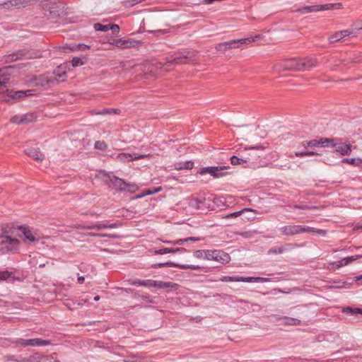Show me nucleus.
Masks as SVG:
<instances>
[{"label": "nucleus", "instance_id": "ea45409f", "mask_svg": "<svg viewBox=\"0 0 362 362\" xmlns=\"http://www.w3.org/2000/svg\"><path fill=\"white\" fill-rule=\"evenodd\" d=\"M358 258V255L356 256H350L345 258H343L340 261V266H346L349 264V263L354 262V260L357 259Z\"/></svg>", "mask_w": 362, "mask_h": 362}, {"label": "nucleus", "instance_id": "473e14b6", "mask_svg": "<svg viewBox=\"0 0 362 362\" xmlns=\"http://www.w3.org/2000/svg\"><path fill=\"white\" fill-rule=\"evenodd\" d=\"M297 13H308L311 12H317V8H315V5L313 6H305L302 8H299L295 11Z\"/></svg>", "mask_w": 362, "mask_h": 362}, {"label": "nucleus", "instance_id": "052dcab7", "mask_svg": "<svg viewBox=\"0 0 362 362\" xmlns=\"http://www.w3.org/2000/svg\"><path fill=\"white\" fill-rule=\"evenodd\" d=\"M11 8H13V6L11 0H7V1L0 4V8L10 9Z\"/></svg>", "mask_w": 362, "mask_h": 362}, {"label": "nucleus", "instance_id": "f3484780", "mask_svg": "<svg viewBox=\"0 0 362 362\" xmlns=\"http://www.w3.org/2000/svg\"><path fill=\"white\" fill-rule=\"evenodd\" d=\"M24 152L35 160H42L45 158L44 154L41 153L38 147L28 146L25 148Z\"/></svg>", "mask_w": 362, "mask_h": 362}, {"label": "nucleus", "instance_id": "72a5a7b5", "mask_svg": "<svg viewBox=\"0 0 362 362\" xmlns=\"http://www.w3.org/2000/svg\"><path fill=\"white\" fill-rule=\"evenodd\" d=\"M25 53L23 51H19L17 53H13L7 57L6 62H14L19 59H21Z\"/></svg>", "mask_w": 362, "mask_h": 362}, {"label": "nucleus", "instance_id": "f8f14e48", "mask_svg": "<svg viewBox=\"0 0 362 362\" xmlns=\"http://www.w3.org/2000/svg\"><path fill=\"white\" fill-rule=\"evenodd\" d=\"M1 243L2 244H8L10 246H6L3 249H6V251H17L18 250L20 242L16 238H12L10 235H1Z\"/></svg>", "mask_w": 362, "mask_h": 362}, {"label": "nucleus", "instance_id": "774afa93", "mask_svg": "<svg viewBox=\"0 0 362 362\" xmlns=\"http://www.w3.org/2000/svg\"><path fill=\"white\" fill-rule=\"evenodd\" d=\"M340 33H341L342 38L354 34V31L351 30H344L340 31Z\"/></svg>", "mask_w": 362, "mask_h": 362}, {"label": "nucleus", "instance_id": "cd10ccee", "mask_svg": "<svg viewBox=\"0 0 362 362\" xmlns=\"http://www.w3.org/2000/svg\"><path fill=\"white\" fill-rule=\"evenodd\" d=\"M178 285L175 283L173 282H165V281H156V287L157 288H177Z\"/></svg>", "mask_w": 362, "mask_h": 362}, {"label": "nucleus", "instance_id": "69168bd1", "mask_svg": "<svg viewBox=\"0 0 362 362\" xmlns=\"http://www.w3.org/2000/svg\"><path fill=\"white\" fill-rule=\"evenodd\" d=\"M156 281L155 280L148 279L144 280V286L145 287H156Z\"/></svg>", "mask_w": 362, "mask_h": 362}, {"label": "nucleus", "instance_id": "09e8293b", "mask_svg": "<svg viewBox=\"0 0 362 362\" xmlns=\"http://www.w3.org/2000/svg\"><path fill=\"white\" fill-rule=\"evenodd\" d=\"M129 284L132 286H144V280L141 279H129L128 281Z\"/></svg>", "mask_w": 362, "mask_h": 362}, {"label": "nucleus", "instance_id": "603ef678", "mask_svg": "<svg viewBox=\"0 0 362 362\" xmlns=\"http://www.w3.org/2000/svg\"><path fill=\"white\" fill-rule=\"evenodd\" d=\"M57 8L58 6L56 4L54 5V7L49 8V14L52 18H56L59 16V11Z\"/></svg>", "mask_w": 362, "mask_h": 362}, {"label": "nucleus", "instance_id": "680f3d73", "mask_svg": "<svg viewBox=\"0 0 362 362\" xmlns=\"http://www.w3.org/2000/svg\"><path fill=\"white\" fill-rule=\"evenodd\" d=\"M21 119V115H14L11 118L10 121H11V122H12L13 124H22Z\"/></svg>", "mask_w": 362, "mask_h": 362}, {"label": "nucleus", "instance_id": "39448f33", "mask_svg": "<svg viewBox=\"0 0 362 362\" xmlns=\"http://www.w3.org/2000/svg\"><path fill=\"white\" fill-rule=\"evenodd\" d=\"M204 259L214 260L222 264L228 263L230 261V256L227 252L220 250H206Z\"/></svg>", "mask_w": 362, "mask_h": 362}, {"label": "nucleus", "instance_id": "bf43d9fd", "mask_svg": "<svg viewBox=\"0 0 362 362\" xmlns=\"http://www.w3.org/2000/svg\"><path fill=\"white\" fill-rule=\"evenodd\" d=\"M220 280L221 281H238V276H222Z\"/></svg>", "mask_w": 362, "mask_h": 362}, {"label": "nucleus", "instance_id": "9b49d317", "mask_svg": "<svg viewBox=\"0 0 362 362\" xmlns=\"http://www.w3.org/2000/svg\"><path fill=\"white\" fill-rule=\"evenodd\" d=\"M279 66L284 71H300V59L297 58L285 60Z\"/></svg>", "mask_w": 362, "mask_h": 362}, {"label": "nucleus", "instance_id": "58836bf2", "mask_svg": "<svg viewBox=\"0 0 362 362\" xmlns=\"http://www.w3.org/2000/svg\"><path fill=\"white\" fill-rule=\"evenodd\" d=\"M344 163H348L353 165H359L361 163V159L360 158H343L341 160Z\"/></svg>", "mask_w": 362, "mask_h": 362}, {"label": "nucleus", "instance_id": "6ab92c4d", "mask_svg": "<svg viewBox=\"0 0 362 362\" xmlns=\"http://www.w3.org/2000/svg\"><path fill=\"white\" fill-rule=\"evenodd\" d=\"M53 74L55 75L54 79L51 78L46 79V83L47 84L53 83L54 81H57V83L60 81H64L67 76L66 72L63 71L61 66H58L55 70H54Z\"/></svg>", "mask_w": 362, "mask_h": 362}, {"label": "nucleus", "instance_id": "8fccbe9b", "mask_svg": "<svg viewBox=\"0 0 362 362\" xmlns=\"http://www.w3.org/2000/svg\"><path fill=\"white\" fill-rule=\"evenodd\" d=\"M206 250H197L194 251L193 255L196 258L200 259L204 258V256H206Z\"/></svg>", "mask_w": 362, "mask_h": 362}, {"label": "nucleus", "instance_id": "c85d7f7f", "mask_svg": "<svg viewBox=\"0 0 362 362\" xmlns=\"http://www.w3.org/2000/svg\"><path fill=\"white\" fill-rule=\"evenodd\" d=\"M161 190H162L161 187H153L152 189H145L140 194L136 195V199L142 198L146 195H150V194H153L158 193V192H160Z\"/></svg>", "mask_w": 362, "mask_h": 362}, {"label": "nucleus", "instance_id": "e2e57ef3", "mask_svg": "<svg viewBox=\"0 0 362 362\" xmlns=\"http://www.w3.org/2000/svg\"><path fill=\"white\" fill-rule=\"evenodd\" d=\"M267 146H268V144L266 143V144H262V145H257V146H250V147L246 148L247 149L263 150V149L267 148Z\"/></svg>", "mask_w": 362, "mask_h": 362}, {"label": "nucleus", "instance_id": "a211bd4d", "mask_svg": "<svg viewBox=\"0 0 362 362\" xmlns=\"http://www.w3.org/2000/svg\"><path fill=\"white\" fill-rule=\"evenodd\" d=\"M300 71L310 70L317 65V60L313 57L300 59Z\"/></svg>", "mask_w": 362, "mask_h": 362}, {"label": "nucleus", "instance_id": "37998d69", "mask_svg": "<svg viewBox=\"0 0 362 362\" xmlns=\"http://www.w3.org/2000/svg\"><path fill=\"white\" fill-rule=\"evenodd\" d=\"M93 28L96 31L107 32L109 30V24L103 25L100 23H96L93 25Z\"/></svg>", "mask_w": 362, "mask_h": 362}, {"label": "nucleus", "instance_id": "c03bdc74", "mask_svg": "<svg viewBox=\"0 0 362 362\" xmlns=\"http://www.w3.org/2000/svg\"><path fill=\"white\" fill-rule=\"evenodd\" d=\"M302 146L304 148H307V147L313 148V147L319 146V142H318V140H317V139H313L309 141H303Z\"/></svg>", "mask_w": 362, "mask_h": 362}, {"label": "nucleus", "instance_id": "bb28decb", "mask_svg": "<svg viewBox=\"0 0 362 362\" xmlns=\"http://www.w3.org/2000/svg\"><path fill=\"white\" fill-rule=\"evenodd\" d=\"M10 74L8 73L7 68L0 69V87L5 86L9 82Z\"/></svg>", "mask_w": 362, "mask_h": 362}, {"label": "nucleus", "instance_id": "49530a36", "mask_svg": "<svg viewBox=\"0 0 362 362\" xmlns=\"http://www.w3.org/2000/svg\"><path fill=\"white\" fill-rule=\"evenodd\" d=\"M85 61H83L80 57H74L71 60V64L74 67L82 66L85 64Z\"/></svg>", "mask_w": 362, "mask_h": 362}, {"label": "nucleus", "instance_id": "ddd939ff", "mask_svg": "<svg viewBox=\"0 0 362 362\" xmlns=\"http://www.w3.org/2000/svg\"><path fill=\"white\" fill-rule=\"evenodd\" d=\"M339 141L336 143L335 152L339 153L341 156H348L351 153V145L349 143L343 142L341 138H338Z\"/></svg>", "mask_w": 362, "mask_h": 362}, {"label": "nucleus", "instance_id": "393cba45", "mask_svg": "<svg viewBox=\"0 0 362 362\" xmlns=\"http://www.w3.org/2000/svg\"><path fill=\"white\" fill-rule=\"evenodd\" d=\"M315 8H317V11H325V10H332V9H340L342 8L341 3H334V4H326L323 5H315Z\"/></svg>", "mask_w": 362, "mask_h": 362}, {"label": "nucleus", "instance_id": "e433bc0d", "mask_svg": "<svg viewBox=\"0 0 362 362\" xmlns=\"http://www.w3.org/2000/svg\"><path fill=\"white\" fill-rule=\"evenodd\" d=\"M120 113L119 109H114V108H103L101 111L96 112V114L98 115H107V114H116L118 115Z\"/></svg>", "mask_w": 362, "mask_h": 362}, {"label": "nucleus", "instance_id": "9d476101", "mask_svg": "<svg viewBox=\"0 0 362 362\" xmlns=\"http://www.w3.org/2000/svg\"><path fill=\"white\" fill-rule=\"evenodd\" d=\"M163 267H176L181 269L201 270V267L193 264H181L173 262H167L164 263H157L152 265L153 268H161Z\"/></svg>", "mask_w": 362, "mask_h": 362}, {"label": "nucleus", "instance_id": "f03ea898", "mask_svg": "<svg viewBox=\"0 0 362 362\" xmlns=\"http://www.w3.org/2000/svg\"><path fill=\"white\" fill-rule=\"evenodd\" d=\"M98 177L109 187L122 192L125 189L126 182L115 176L112 172L101 170Z\"/></svg>", "mask_w": 362, "mask_h": 362}, {"label": "nucleus", "instance_id": "6e6552de", "mask_svg": "<svg viewBox=\"0 0 362 362\" xmlns=\"http://www.w3.org/2000/svg\"><path fill=\"white\" fill-rule=\"evenodd\" d=\"M228 168L229 167L225 165L204 167L200 168L197 173H199L200 175H205L206 173H209L214 178H218L228 174L227 172H223V170Z\"/></svg>", "mask_w": 362, "mask_h": 362}, {"label": "nucleus", "instance_id": "a878e982", "mask_svg": "<svg viewBox=\"0 0 362 362\" xmlns=\"http://www.w3.org/2000/svg\"><path fill=\"white\" fill-rule=\"evenodd\" d=\"M296 244L286 243L284 246H281L279 247H272L268 251V253L270 254H281L283 253L285 250H288L289 247H293L296 246Z\"/></svg>", "mask_w": 362, "mask_h": 362}, {"label": "nucleus", "instance_id": "338daca9", "mask_svg": "<svg viewBox=\"0 0 362 362\" xmlns=\"http://www.w3.org/2000/svg\"><path fill=\"white\" fill-rule=\"evenodd\" d=\"M141 298L144 300L147 303H154L153 298L148 294L141 295Z\"/></svg>", "mask_w": 362, "mask_h": 362}, {"label": "nucleus", "instance_id": "aec40b11", "mask_svg": "<svg viewBox=\"0 0 362 362\" xmlns=\"http://www.w3.org/2000/svg\"><path fill=\"white\" fill-rule=\"evenodd\" d=\"M62 49L64 52H74V51H82L84 52L90 49V46L85 44H71L66 45L62 47Z\"/></svg>", "mask_w": 362, "mask_h": 362}, {"label": "nucleus", "instance_id": "c9c22d12", "mask_svg": "<svg viewBox=\"0 0 362 362\" xmlns=\"http://www.w3.org/2000/svg\"><path fill=\"white\" fill-rule=\"evenodd\" d=\"M247 162L248 160L247 159L240 158L236 156H233L230 157V163L233 165H243L245 163H247Z\"/></svg>", "mask_w": 362, "mask_h": 362}, {"label": "nucleus", "instance_id": "3c124183", "mask_svg": "<svg viewBox=\"0 0 362 362\" xmlns=\"http://www.w3.org/2000/svg\"><path fill=\"white\" fill-rule=\"evenodd\" d=\"M293 208L297 209H302V210H310V209H317V206H310V205H303V204H295L293 206Z\"/></svg>", "mask_w": 362, "mask_h": 362}, {"label": "nucleus", "instance_id": "0e129e2a", "mask_svg": "<svg viewBox=\"0 0 362 362\" xmlns=\"http://www.w3.org/2000/svg\"><path fill=\"white\" fill-rule=\"evenodd\" d=\"M42 359L44 360L43 362H55V359L54 358V356L52 355H47V356H40Z\"/></svg>", "mask_w": 362, "mask_h": 362}, {"label": "nucleus", "instance_id": "4be33fe9", "mask_svg": "<svg viewBox=\"0 0 362 362\" xmlns=\"http://www.w3.org/2000/svg\"><path fill=\"white\" fill-rule=\"evenodd\" d=\"M274 317L277 320H281L284 325H300L301 321L297 318L291 317L288 316L274 315Z\"/></svg>", "mask_w": 362, "mask_h": 362}, {"label": "nucleus", "instance_id": "a19ab883", "mask_svg": "<svg viewBox=\"0 0 362 362\" xmlns=\"http://www.w3.org/2000/svg\"><path fill=\"white\" fill-rule=\"evenodd\" d=\"M189 206L193 209H198L199 206V197H192L189 199Z\"/></svg>", "mask_w": 362, "mask_h": 362}, {"label": "nucleus", "instance_id": "2eb2a0df", "mask_svg": "<svg viewBox=\"0 0 362 362\" xmlns=\"http://www.w3.org/2000/svg\"><path fill=\"white\" fill-rule=\"evenodd\" d=\"M23 276H16L15 272L7 270L0 271V281H5L9 283H13L16 281H22Z\"/></svg>", "mask_w": 362, "mask_h": 362}, {"label": "nucleus", "instance_id": "f704fd0d", "mask_svg": "<svg viewBox=\"0 0 362 362\" xmlns=\"http://www.w3.org/2000/svg\"><path fill=\"white\" fill-rule=\"evenodd\" d=\"M342 312L346 313H350L351 315H357V314L362 315V308H353L351 307H346L342 309Z\"/></svg>", "mask_w": 362, "mask_h": 362}, {"label": "nucleus", "instance_id": "864d4df0", "mask_svg": "<svg viewBox=\"0 0 362 362\" xmlns=\"http://www.w3.org/2000/svg\"><path fill=\"white\" fill-rule=\"evenodd\" d=\"M361 59H357L356 58H350L349 59H341L340 61V64L343 65H347L349 63H357L359 62Z\"/></svg>", "mask_w": 362, "mask_h": 362}, {"label": "nucleus", "instance_id": "6e6d98bb", "mask_svg": "<svg viewBox=\"0 0 362 362\" xmlns=\"http://www.w3.org/2000/svg\"><path fill=\"white\" fill-rule=\"evenodd\" d=\"M212 204H215L218 206H221L225 205V201L222 199V197H214V199H212Z\"/></svg>", "mask_w": 362, "mask_h": 362}, {"label": "nucleus", "instance_id": "a18cd8bd", "mask_svg": "<svg viewBox=\"0 0 362 362\" xmlns=\"http://www.w3.org/2000/svg\"><path fill=\"white\" fill-rule=\"evenodd\" d=\"M94 147L98 150L105 151L107 148V144L104 141H96Z\"/></svg>", "mask_w": 362, "mask_h": 362}, {"label": "nucleus", "instance_id": "79ce46f5", "mask_svg": "<svg viewBox=\"0 0 362 362\" xmlns=\"http://www.w3.org/2000/svg\"><path fill=\"white\" fill-rule=\"evenodd\" d=\"M341 39H343L341 37V33H340V31H338L329 37V42L330 43H334L339 41Z\"/></svg>", "mask_w": 362, "mask_h": 362}, {"label": "nucleus", "instance_id": "f257e3e1", "mask_svg": "<svg viewBox=\"0 0 362 362\" xmlns=\"http://www.w3.org/2000/svg\"><path fill=\"white\" fill-rule=\"evenodd\" d=\"M279 230L281 234L286 236H293L301 233H311L322 236L327 234V230H325L317 229L307 226L294 224L282 226Z\"/></svg>", "mask_w": 362, "mask_h": 362}, {"label": "nucleus", "instance_id": "7c9ffc66", "mask_svg": "<svg viewBox=\"0 0 362 362\" xmlns=\"http://www.w3.org/2000/svg\"><path fill=\"white\" fill-rule=\"evenodd\" d=\"M37 119V117L33 113H26L25 115H21V124H28L33 122H35Z\"/></svg>", "mask_w": 362, "mask_h": 362}, {"label": "nucleus", "instance_id": "4c0bfd02", "mask_svg": "<svg viewBox=\"0 0 362 362\" xmlns=\"http://www.w3.org/2000/svg\"><path fill=\"white\" fill-rule=\"evenodd\" d=\"M41 357L35 355H31L28 358H23L21 360H15L16 362H33L34 361H37V362L41 361Z\"/></svg>", "mask_w": 362, "mask_h": 362}, {"label": "nucleus", "instance_id": "412c9836", "mask_svg": "<svg viewBox=\"0 0 362 362\" xmlns=\"http://www.w3.org/2000/svg\"><path fill=\"white\" fill-rule=\"evenodd\" d=\"M147 156L144 154H130L127 153H122L117 156L119 160L122 162L132 161L135 160H139L146 158Z\"/></svg>", "mask_w": 362, "mask_h": 362}, {"label": "nucleus", "instance_id": "0eeeda50", "mask_svg": "<svg viewBox=\"0 0 362 362\" xmlns=\"http://www.w3.org/2000/svg\"><path fill=\"white\" fill-rule=\"evenodd\" d=\"M110 44L121 49H128L132 47L138 48L143 44V42L131 38H119L113 40Z\"/></svg>", "mask_w": 362, "mask_h": 362}, {"label": "nucleus", "instance_id": "423d86ee", "mask_svg": "<svg viewBox=\"0 0 362 362\" xmlns=\"http://www.w3.org/2000/svg\"><path fill=\"white\" fill-rule=\"evenodd\" d=\"M30 90H18V91H13V90H8L7 89L3 94V100L6 103H15L18 99H20L21 98L25 97V95H31Z\"/></svg>", "mask_w": 362, "mask_h": 362}, {"label": "nucleus", "instance_id": "dca6fc26", "mask_svg": "<svg viewBox=\"0 0 362 362\" xmlns=\"http://www.w3.org/2000/svg\"><path fill=\"white\" fill-rule=\"evenodd\" d=\"M18 229L23 235L24 240H28L31 243L38 242L39 240L35 238L34 233L28 226L21 225L18 227Z\"/></svg>", "mask_w": 362, "mask_h": 362}, {"label": "nucleus", "instance_id": "1a4fd4ad", "mask_svg": "<svg viewBox=\"0 0 362 362\" xmlns=\"http://www.w3.org/2000/svg\"><path fill=\"white\" fill-rule=\"evenodd\" d=\"M11 343L21 344L23 346H47L51 344V341L49 340H45L40 338L35 339H17L11 341Z\"/></svg>", "mask_w": 362, "mask_h": 362}, {"label": "nucleus", "instance_id": "5fc2aeb1", "mask_svg": "<svg viewBox=\"0 0 362 362\" xmlns=\"http://www.w3.org/2000/svg\"><path fill=\"white\" fill-rule=\"evenodd\" d=\"M109 30H111L113 35H117L119 32V26L117 24H109Z\"/></svg>", "mask_w": 362, "mask_h": 362}, {"label": "nucleus", "instance_id": "4468645a", "mask_svg": "<svg viewBox=\"0 0 362 362\" xmlns=\"http://www.w3.org/2000/svg\"><path fill=\"white\" fill-rule=\"evenodd\" d=\"M119 226L117 223H113L110 224H78L76 228L78 229H88V230H101L105 228H115Z\"/></svg>", "mask_w": 362, "mask_h": 362}, {"label": "nucleus", "instance_id": "7ed1b4c3", "mask_svg": "<svg viewBox=\"0 0 362 362\" xmlns=\"http://www.w3.org/2000/svg\"><path fill=\"white\" fill-rule=\"evenodd\" d=\"M260 37L261 36L259 35H257L254 37L232 40L218 44L216 45V49L221 52H225L228 49L238 48L243 45H249L255 42L256 39H259Z\"/></svg>", "mask_w": 362, "mask_h": 362}, {"label": "nucleus", "instance_id": "4d7b16f0", "mask_svg": "<svg viewBox=\"0 0 362 362\" xmlns=\"http://www.w3.org/2000/svg\"><path fill=\"white\" fill-rule=\"evenodd\" d=\"M255 279L257 277H242V276H238V281H243V282H257Z\"/></svg>", "mask_w": 362, "mask_h": 362}, {"label": "nucleus", "instance_id": "2f4dec72", "mask_svg": "<svg viewBox=\"0 0 362 362\" xmlns=\"http://www.w3.org/2000/svg\"><path fill=\"white\" fill-rule=\"evenodd\" d=\"M244 211H252V212H255V210L252 209L250 208H245V209H242L240 211H237L228 214L224 216L223 218H236V217L240 216Z\"/></svg>", "mask_w": 362, "mask_h": 362}, {"label": "nucleus", "instance_id": "20e7f679", "mask_svg": "<svg viewBox=\"0 0 362 362\" xmlns=\"http://www.w3.org/2000/svg\"><path fill=\"white\" fill-rule=\"evenodd\" d=\"M196 61V55L191 50L185 49L175 53L170 56L168 62L171 64H185L194 63Z\"/></svg>", "mask_w": 362, "mask_h": 362}, {"label": "nucleus", "instance_id": "5701e85b", "mask_svg": "<svg viewBox=\"0 0 362 362\" xmlns=\"http://www.w3.org/2000/svg\"><path fill=\"white\" fill-rule=\"evenodd\" d=\"M339 141L337 137L334 138H325L321 137L320 139H318L319 146L322 147H332L334 148V146H336V143Z\"/></svg>", "mask_w": 362, "mask_h": 362}, {"label": "nucleus", "instance_id": "de8ad7c7", "mask_svg": "<svg viewBox=\"0 0 362 362\" xmlns=\"http://www.w3.org/2000/svg\"><path fill=\"white\" fill-rule=\"evenodd\" d=\"M138 189V187L135 184H130L126 182L125 189L123 191H127L130 193H134Z\"/></svg>", "mask_w": 362, "mask_h": 362}, {"label": "nucleus", "instance_id": "c756f323", "mask_svg": "<svg viewBox=\"0 0 362 362\" xmlns=\"http://www.w3.org/2000/svg\"><path fill=\"white\" fill-rule=\"evenodd\" d=\"M194 167V162L192 160L185 161V163H178L175 164V169L180 170L183 169L191 170Z\"/></svg>", "mask_w": 362, "mask_h": 362}, {"label": "nucleus", "instance_id": "13d9d810", "mask_svg": "<svg viewBox=\"0 0 362 362\" xmlns=\"http://www.w3.org/2000/svg\"><path fill=\"white\" fill-rule=\"evenodd\" d=\"M153 255H164L168 253V247H163L158 250H154L153 251H151Z\"/></svg>", "mask_w": 362, "mask_h": 362}, {"label": "nucleus", "instance_id": "b1692460", "mask_svg": "<svg viewBox=\"0 0 362 362\" xmlns=\"http://www.w3.org/2000/svg\"><path fill=\"white\" fill-rule=\"evenodd\" d=\"M199 210L203 211L206 210L213 209L214 206L212 205V199L206 197H199Z\"/></svg>", "mask_w": 362, "mask_h": 362}]
</instances>
